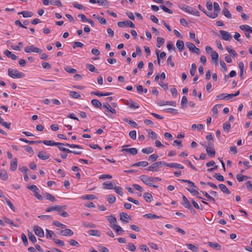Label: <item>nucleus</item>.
<instances>
[{
	"label": "nucleus",
	"mask_w": 252,
	"mask_h": 252,
	"mask_svg": "<svg viewBox=\"0 0 252 252\" xmlns=\"http://www.w3.org/2000/svg\"><path fill=\"white\" fill-rule=\"evenodd\" d=\"M88 233L91 236H96L99 237L101 235V233L97 230L91 229L88 231Z\"/></svg>",
	"instance_id": "nucleus-24"
},
{
	"label": "nucleus",
	"mask_w": 252,
	"mask_h": 252,
	"mask_svg": "<svg viewBox=\"0 0 252 252\" xmlns=\"http://www.w3.org/2000/svg\"><path fill=\"white\" fill-rule=\"evenodd\" d=\"M19 14H22L24 18L31 17L33 15V13L32 12L28 11H21L19 13Z\"/></svg>",
	"instance_id": "nucleus-33"
},
{
	"label": "nucleus",
	"mask_w": 252,
	"mask_h": 252,
	"mask_svg": "<svg viewBox=\"0 0 252 252\" xmlns=\"http://www.w3.org/2000/svg\"><path fill=\"white\" fill-rule=\"evenodd\" d=\"M4 221L6 223L11 225V226L18 227L19 225L14 223L10 219L7 218H4Z\"/></svg>",
	"instance_id": "nucleus-48"
},
{
	"label": "nucleus",
	"mask_w": 252,
	"mask_h": 252,
	"mask_svg": "<svg viewBox=\"0 0 252 252\" xmlns=\"http://www.w3.org/2000/svg\"><path fill=\"white\" fill-rule=\"evenodd\" d=\"M179 7L181 9L184 10L188 13L196 16H199L200 15L199 12L196 9L189 6L182 4L179 5Z\"/></svg>",
	"instance_id": "nucleus-1"
},
{
	"label": "nucleus",
	"mask_w": 252,
	"mask_h": 252,
	"mask_svg": "<svg viewBox=\"0 0 252 252\" xmlns=\"http://www.w3.org/2000/svg\"><path fill=\"white\" fill-rule=\"evenodd\" d=\"M112 227L115 230L118 235L121 234V232H124L122 228L118 225H114V226H112Z\"/></svg>",
	"instance_id": "nucleus-42"
},
{
	"label": "nucleus",
	"mask_w": 252,
	"mask_h": 252,
	"mask_svg": "<svg viewBox=\"0 0 252 252\" xmlns=\"http://www.w3.org/2000/svg\"><path fill=\"white\" fill-rule=\"evenodd\" d=\"M53 241L58 245L60 246H64V243L63 241L60 240L59 239H57L53 238Z\"/></svg>",
	"instance_id": "nucleus-61"
},
{
	"label": "nucleus",
	"mask_w": 252,
	"mask_h": 252,
	"mask_svg": "<svg viewBox=\"0 0 252 252\" xmlns=\"http://www.w3.org/2000/svg\"><path fill=\"white\" fill-rule=\"evenodd\" d=\"M24 147L25 148V150L29 154L32 155L34 154V151L31 146L27 145L25 146Z\"/></svg>",
	"instance_id": "nucleus-58"
},
{
	"label": "nucleus",
	"mask_w": 252,
	"mask_h": 252,
	"mask_svg": "<svg viewBox=\"0 0 252 252\" xmlns=\"http://www.w3.org/2000/svg\"><path fill=\"white\" fill-rule=\"evenodd\" d=\"M19 140L21 141L24 142L26 143H28L29 144H35V143H41L42 142V141H29L26 138H20Z\"/></svg>",
	"instance_id": "nucleus-31"
},
{
	"label": "nucleus",
	"mask_w": 252,
	"mask_h": 252,
	"mask_svg": "<svg viewBox=\"0 0 252 252\" xmlns=\"http://www.w3.org/2000/svg\"><path fill=\"white\" fill-rule=\"evenodd\" d=\"M208 17L212 18L215 19L216 17L218 16V14L217 13L214 12V13H211L210 12H207L206 10L204 12Z\"/></svg>",
	"instance_id": "nucleus-38"
},
{
	"label": "nucleus",
	"mask_w": 252,
	"mask_h": 252,
	"mask_svg": "<svg viewBox=\"0 0 252 252\" xmlns=\"http://www.w3.org/2000/svg\"><path fill=\"white\" fill-rule=\"evenodd\" d=\"M206 139L209 142L208 143L209 146H212L213 145L214 138L211 134H208L206 136Z\"/></svg>",
	"instance_id": "nucleus-37"
},
{
	"label": "nucleus",
	"mask_w": 252,
	"mask_h": 252,
	"mask_svg": "<svg viewBox=\"0 0 252 252\" xmlns=\"http://www.w3.org/2000/svg\"><path fill=\"white\" fill-rule=\"evenodd\" d=\"M144 198L146 201L151 202V199L152 198V196L150 193L146 192L144 194Z\"/></svg>",
	"instance_id": "nucleus-51"
},
{
	"label": "nucleus",
	"mask_w": 252,
	"mask_h": 252,
	"mask_svg": "<svg viewBox=\"0 0 252 252\" xmlns=\"http://www.w3.org/2000/svg\"><path fill=\"white\" fill-rule=\"evenodd\" d=\"M129 145H124L122 146V149L121 150L122 153H127L131 155H135L137 154L138 151L135 148H125V147H127Z\"/></svg>",
	"instance_id": "nucleus-5"
},
{
	"label": "nucleus",
	"mask_w": 252,
	"mask_h": 252,
	"mask_svg": "<svg viewBox=\"0 0 252 252\" xmlns=\"http://www.w3.org/2000/svg\"><path fill=\"white\" fill-rule=\"evenodd\" d=\"M69 95L74 98H79L81 96L78 93L74 91H70Z\"/></svg>",
	"instance_id": "nucleus-47"
},
{
	"label": "nucleus",
	"mask_w": 252,
	"mask_h": 252,
	"mask_svg": "<svg viewBox=\"0 0 252 252\" xmlns=\"http://www.w3.org/2000/svg\"><path fill=\"white\" fill-rule=\"evenodd\" d=\"M182 204L185 208H188L190 210H191V209H192V207L191 206V204L190 203L188 198L185 195H183V200L182 202Z\"/></svg>",
	"instance_id": "nucleus-15"
},
{
	"label": "nucleus",
	"mask_w": 252,
	"mask_h": 252,
	"mask_svg": "<svg viewBox=\"0 0 252 252\" xmlns=\"http://www.w3.org/2000/svg\"><path fill=\"white\" fill-rule=\"evenodd\" d=\"M81 198L84 200H93L95 198V196L92 194H87L85 195H83L81 197Z\"/></svg>",
	"instance_id": "nucleus-50"
},
{
	"label": "nucleus",
	"mask_w": 252,
	"mask_h": 252,
	"mask_svg": "<svg viewBox=\"0 0 252 252\" xmlns=\"http://www.w3.org/2000/svg\"><path fill=\"white\" fill-rule=\"evenodd\" d=\"M196 64L194 63H192L191 65V68L189 71L190 74L192 76L194 75L195 72L196 71Z\"/></svg>",
	"instance_id": "nucleus-52"
},
{
	"label": "nucleus",
	"mask_w": 252,
	"mask_h": 252,
	"mask_svg": "<svg viewBox=\"0 0 252 252\" xmlns=\"http://www.w3.org/2000/svg\"><path fill=\"white\" fill-rule=\"evenodd\" d=\"M28 189L34 192V196L36 197L37 199L39 200H42L43 199L42 196L38 193L39 191L38 188L35 185H32L28 187Z\"/></svg>",
	"instance_id": "nucleus-7"
},
{
	"label": "nucleus",
	"mask_w": 252,
	"mask_h": 252,
	"mask_svg": "<svg viewBox=\"0 0 252 252\" xmlns=\"http://www.w3.org/2000/svg\"><path fill=\"white\" fill-rule=\"evenodd\" d=\"M222 13L223 14L227 17V18L230 19L231 18L232 15L230 13L228 9L226 8H224L222 10Z\"/></svg>",
	"instance_id": "nucleus-40"
},
{
	"label": "nucleus",
	"mask_w": 252,
	"mask_h": 252,
	"mask_svg": "<svg viewBox=\"0 0 252 252\" xmlns=\"http://www.w3.org/2000/svg\"><path fill=\"white\" fill-rule=\"evenodd\" d=\"M103 189H114L113 185L110 182H104L103 183Z\"/></svg>",
	"instance_id": "nucleus-34"
},
{
	"label": "nucleus",
	"mask_w": 252,
	"mask_h": 252,
	"mask_svg": "<svg viewBox=\"0 0 252 252\" xmlns=\"http://www.w3.org/2000/svg\"><path fill=\"white\" fill-rule=\"evenodd\" d=\"M129 107L132 109H136L139 107V105L136 102L131 101Z\"/></svg>",
	"instance_id": "nucleus-63"
},
{
	"label": "nucleus",
	"mask_w": 252,
	"mask_h": 252,
	"mask_svg": "<svg viewBox=\"0 0 252 252\" xmlns=\"http://www.w3.org/2000/svg\"><path fill=\"white\" fill-rule=\"evenodd\" d=\"M25 52L28 53L31 52H34L36 53H41L42 52L41 49L34 47L33 45L26 47L24 49Z\"/></svg>",
	"instance_id": "nucleus-8"
},
{
	"label": "nucleus",
	"mask_w": 252,
	"mask_h": 252,
	"mask_svg": "<svg viewBox=\"0 0 252 252\" xmlns=\"http://www.w3.org/2000/svg\"><path fill=\"white\" fill-rule=\"evenodd\" d=\"M213 177L220 181H223L224 180L223 176L220 175V173H215L213 175Z\"/></svg>",
	"instance_id": "nucleus-56"
},
{
	"label": "nucleus",
	"mask_w": 252,
	"mask_h": 252,
	"mask_svg": "<svg viewBox=\"0 0 252 252\" xmlns=\"http://www.w3.org/2000/svg\"><path fill=\"white\" fill-rule=\"evenodd\" d=\"M33 230L35 234L39 237H43L44 236V233L43 229L35 225L33 226Z\"/></svg>",
	"instance_id": "nucleus-14"
},
{
	"label": "nucleus",
	"mask_w": 252,
	"mask_h": 252,
	"mask_svg": "<svg viewBox=\"0 0 252 252\" xmlns=\"http://www.w3.org/2000/svg\"><path fill=\"white\" fill-rule=\"evenodd\" d=\"M57 144L59 145H56V146L58 147V148L62 151V149H65V148L63 147V146H66L69 148H77V149H82V147L79 145L76 144H70L68 143L64 144L63 143H57Z\"/></svg>",
	"instance_id": "nucleus-6"
},
{
	"label": "nucleus",
	"mask_w": 252,
	"mask_h": 252,
	"mask_svg": "<svg viewBox=\"0 0 252 252\" xmlns=\"http://www.w3.org/2000/svg\"><path fill=\"white\" fill-rule=\"evenodd\" d=\"M129 137L133 140L136 138V131L135 130H132L129 132Z\"/></svg>",
	"instance_id": "nucleus-64"
},
{
	"label": "nucleus",
	"mask_w": 252,
	"mask_h": 252,
	"mask_svg": "<svg viewBox=\"0 0 252 252\" xmlns=\"http://www.w3.org/2000/svg\"><path fill=\"white\" fill-rule=\"evenodd\" d=\"M120 220L124 223H127L128 222L127 219L129 216L125 212H122L120 214Z\"/></svg>",
	"instance_id": "nucleus-21"
},
{
	"label": "nucleus",
	"mask_w": 252,
	"mask_h": 252,
	"mask_svg": "<svg viewBox=\"0 0 252 252\" xmlns=\"http://www.w3.org/2000/svg\"><path fill=\"white\" fill-rule=\"evenodd\" d=\"M108 220L110 223L112 224V226H114V225H117V219L116 218L114 217L113 216L111 215L109 217V218H108Z\"/></svg>",
	"instance_id": "nucleus-43"
},
{
	"label": "nucleus",
	"mask_w": 252,
	"mask_h": 252,
	"mask_svg": "<svg viewBox=\"0 0 252 252\" xmlns=\"http://www.w3.org/2000/svg\"><path fill=\"white\" fill-rule=\"evenodd\" d=\"M165 162L164 161H158L148 166L145 170L152 172H158L159 171V168L162 166H165Z\"/></svg>",
	"instance_id": "nucleus-2"
},
{
	"label": "nucleus",
	"mask_w": 252,
	"mask_h": 252,
	"mask_svg": "<svg viewBox=\"0 0 252 252\" xmlns=\"http://www.w3.org/2000/svg\"><path fill=\"white\" fill-rule=\"evenodd\" d=\"M176 46L180 52L183 50L185 47L183 41L181 40H178L176 42Z\"/></svg>",
	"instance_id": "nucleus-27"
},
{
	"label": "nucleus",
	"mask_w": 252,
	"mask_h": 252,
	"mask_svg": "<svg viewBox=\"0 0 252 252\" xmlns=\"http://www.w3.org/2000/svg\"><path fill=\"white\" fill-rule=\"evenodd\" d=\"M219 187L220 190L224 193H225L227 194H229L230 193V191L228 189L225 185L223 184H220Z\"/></svg>",
	"instance_id": "nucleus-32"
},
{
	"label": "nucleus",
	"mask_w": 252,
	"mask_h": 252,
	"mask_svg": "<svg viewBox=\"0 0 252 252\" xmlns=\"http://www.w3.org/2000/svg\"><path fill=\"white\" fill-rule=\"evenodd\" d=\"M158 158V156L157 154H153L151 155L148 158L149 161L151 162L155 161Z\"/></svg>",
	"instance_id": "nucleus-53"
},
{
	"label": "nucleus",
	"mask_w": 252,
	"mask_h": 252,
	"mask_svg": "<svg viewBox=\"0 0 252 252\" xmlns=\"http://www.w3.org/2000/svg\"><path fill=\"white\" fill-rule=\"evenodd\" d=\"M91 103L94 107L97 108H101L102 106L101 103L99 100L96 99H92L91 101Z\"/></svg>",
	"instance_id": "nucleus-25"
},
{
	"label": "nucleus",
	"mask_w": 252,
	"mask_h": 252,
	"mask_svg": "<svg viewBox=\"0 0 252 252\" xmlns=\"http://www.w3.org/2000/svg\"><path fill=\"white\" fill-rule=\"evenodd\" d=\"M239 67L240 70V76L241 78H242V76H243V73H244V64L242 62H240L239 63Z\"/></svg>",
	"instance_id": "nucleus-49"
},
{
	"label": "nucleus",
	"mask_w": 252,
	"mask_h": 252,
	"mask_svg": "<svg viewBox=\"0 0 252 252\" xmlns=\"http://www.w3.org/2000/svg\"><path fill=\"white\" fill-rule=\"evenodd\" d=\"M8 74L10 77L14 79L22 78L25 76V75L23 73L19 72L16 69L12 68L8 69Z\"/></svg>",
	"instance_id": "nucleus-3"
},
{
	"label": "nucleus",
	"mask_w": 252,
	"mask_h": 252,
	"mask_svg": "<svg viewBox=\"0 0 252 252\" xmlns=\"http://www.w3.org/2000/svg\"><path fill=\"white\" fill-rule=\"evenodd\" d=\"M4 54L8 58H10L13 60H16L17 59V57L12 54V53L8 50H6L4 52Z\"/></svg>",
	"instance_id": "nucleus-22"
},
{
	"label": "nucleus",
	"mask_w": 252,
	"mask_h": 252,
	"mask_svg": "<svg viewBox=\"0 0 252 252\" xmlns=\"http://www.w3.org/2000/svg\"><path fill=\"white\" fill-rule=\"evenodd\" d=\"M65 209V206L57 205L55 206L48 207L46 209V212H50L53 211H56L59 213L61 212L63 210Z\"/></svg>",
	"instance_id": "nucleus-11"
},
{
	"label": "nucleus",
	"mask_w": 252,
	"mask_h": 252,
	"mask_svg": "<svg viewBox=\"0 0 252 252\" xmlns=\"http://www.w3.org/2000/svg\"><path fill=\"white\" fill-rule=\"evenodd\" d=\"M164 42V39L163 37H158L157 38V46L158 47L160 48Z\"/></svg>",
	"instance_id": "nucleus-44"
},
{
	"label": "nucleus",
	"mask_w": 252,
	"mask_h": 252,
	"mask_svg": "<svg viewBox=\"0 0 252 252\" xmlns=\"http://www.w3.org/2000/svg\"><path fill=\"white\" fill-rule=\"evenodd\" d=\"M17 158H14L10 163V169L11 171H14L16 170L17 168Z\"/></svg>",
	"instance_id": "nucleus-28"
},
{
	"label": "nucleus",
	"mask_w": 252,
	"mask_h": 252,
	"mask_svg": "<svg viewBox=\"0 0 252 252\" xmlns=\"http://www.w3.org/2000/svg\"><path fill=\"white\" fill-rule=\"evenodd\" d=\"M220 33L221 35V38L226 41H230L232 39V36L228 32L220 30Z\"/></svg>",
	"instance_id": "nucleus-12"
},
{
	"label": "nucleus",
	"mask_w": 252,
	"mask_h": 252,
	"mask_svg": "<svg viewBox=\"0 0 252 252\" xmlns=\"http://www.w3.org/2000/svg\"><path fill=\"white\" fill-rule=\"evenodd\" d=\"M163 111L165 113H168L173 114L174 115L178 114V111L174 108H166L163 110Z\"/></svg>",
	"instance_id": "nucleus-36"
},
{
	"label": "nucleus",
	"mask_w": 252,
	"mask_h": 252,
	"mask_svg": "<svg viewBox=\"0 0 252 252\" xmlns=\"http://www.w3.org/2000/svg\"><path fill=\"white\" fill-rule=\"evenodd\" d=\"M207 244L210 247L215 249L217 250H220L221 249V246L217 243L208 242Z\"/></svg>",
	"instance_id": "nucleus-23"
},
{
	"label": "nucleus",
	"mask_w": 252,
	"mask_h": 252,
	"mask_svg": "<svg viewBox=\"0 0 252 252\" xmlns=\"http://www.w3.org/2000/svg\"><path fill=\"white\" fill-rule=\"evenodd\" d=\"M91 94L92 95H95L99 96H108L112 94L111 93H102L98 91H93L91 93Z\"/></svg>",
	"instance_id": "nucleus-20"
},
{
	"label": "nucleus",
	"mask_w": 252,
	"mask_h": 252,
	"mask_svg": "<svg viewBox=\"0 0 252 252\" xmlns=\"http://www.w3.org/2000/svg\"><path fill=\"white\" fill-rule=\"evenodd\" d=\"M160 7L161 9H162L164 12H166V13H169V14H172L173 13V11L172 10L168 8L167 7H166L165 6H164V5H161L160 6Z\"/></svg>",
	"instance_id": "nucleus-59"
},
{
	"label": "nucleus",
	"mask_w": 252,
	"mask_h": 252,
	"mask_svg": "<svg viewBox=\"0 0 252 252\" xmlns=\"http://www.w3.org/2000/svg\"><path fill=\"white\" fill-rule=\"evenodd\" d=\"M59 234L66 236H71L73 235V232L71 229L66 228L61 231Z\"/></svg>",
	"instance_id": "nucleus-19"
},
{
	"label": "nucleus",
	"mask_w": 252,
	"mask_h": 252,
	"mask_svg": "<svg viewBox=\"0 0 252 252\" xmlns=\"http://www.w3.org/2000/svg\"><path fill=\"white\" fill-rule=\"evenodd\" d=\"M143 217L152 220L161 218V216H158L151 213L145 214L143 216Z\"/></svg>",
	"instance_id": "nucleus-35"
},
{
	"label": "nucleus",
	"mask_w": 252,
	"mask_h": 252,
	"mask_svg": "<svg viewBox=\"0 0 252 252\" xmlns=\"http://www.w3.org/2000/svg\"><path fill=\"white\" fill-rule=\"evenodd\" d=\"M28 236L29 238L33 243H35L36 241V237L30 231H28Z\"/></svg>",
	"instance_id": "nucleus-54"
},
{
	"label": "nucleus",
	"mask_w": 252,
	"mask_h": 252,
	"mask_svg": "<svg viewBox=\"0 0 252 252\" xmlns=\"http://www.w3.org/2000/svg\"><path fill=\"white\" fill-rule=\"evenodd\" d=\"M0 178L3 181H6L8 179V174L5 170H1L0 171Z\"/></svg>",
	"instance_id": "nucleus-26"
},
{
	"label": "nucleus",
	"mask_w": 252,
	"mask_h": 252,
	"mask_svg": "<svg viewBox=\"0 0 252 252\" xmlns=\"http://www.w3.org/2000/svg\"><path fill=\"white\" fill-rule=\"evenodd\" d=\"M117 24L120 28H125L126 26H128L130 28L135 27L134 24L129 20H126L123 22H118Z\"/></svg>",
	"instance_id": "nucleus-10"
},
{
	"label": "nucleus",
	"mask_w": 252,
	"mask_h": 252,
	"mask_svg": "<svg viewBox=\"0 0 252 252\" xmlns=\"http://www.w3.org/2000/svg\"><path fill=\"white\" fill-rule=\"evenodd\" d=\"M107 200L109 203H112L115 202L116 197L112 194H109L107 196Z\"/></svg>",
	"instance_id": "nucleus-45"
},
{
	"label": "nucleus",
	"mask_w": 252,
	"mask_h": 252,
	"mask_svg": "<svg viewBox=\"0 0 252 252\" xmlns=\"http://www.w3.org/2000/svg\"><path fill=\"white\" fill-rule=\"evenodd\" d=\"M187 247L193 252H195L197 251V248L191 244H187Z\"/></svg>",
	"instance_id": "nucleus-62"
},
{
	"label": "nucleus",
	"mask_w": 252,
	"mask_h": 252,
	"mask_svg": "<svg viewBox=\"0 0 252 252\" xmlns=\"http://www.w3.org/2000/svg\"><path fill=\"white\" fill-rule=\"evenodd\" d=\"M103 107L106 108L108 110V111L104 112L105 114L108 116H109V112H110L113 114L116 113V110L115 109L112 108L107 102L103 103Z\"/></svg>",
	"instance_id": "nucleus-13"
},
{
	"label": "nucleus",
	"mask_w": 252,
	"mask_h": 252,
	"mask_svg": "<svg viewBox=\"0 0 252 252\" xmlns=\"http://www.w3.org/2000/svg\"><path fill=\"white\" fill-rule=\"evenodd\" d=\"M148 162L145 161H139L136 163H134L131 165V166H142L146 167L148 166Z\"/></svg>",
	"instance_id": "nucleus-29"
},
{
	"label": "nucleus",
	"mask_w": 252,
	"mask_h": 252,
	"mask_svg": "<svg viewBox=\"0 0 252 252\" xmlns=\"http://www.w3.org/2000/svg\"><path fill=\"white\" fill-rule=\"evenodd\" d=\"M206 148V151L207 154L210 156L211 157H214L216 154V151L214 148H212V146H205Z\"/></svg>",
	"instance_id": "nucleus-16"
},
{
	"label": "nucleus",
	"mask_w": 252,
	"mask_h": 252,
	"mask_svg": "<svg viewBox=\"0 0 252 252\" xmlns=\"http://www.w3.org/2000/svg\"><path fill=\"white\" fill-rule=\"evenodd\" d=\"M41 143L47 146H56V145H57V142L52 140H44Z\"/></svg>",
	"instance_id": "nucleus-46"
},
{
	"label": "nucleus",
	"mask_w": 252,
	"mask_h": 252,
	"mask_svg": "<svg viewBox=\"0 0 252 252\" xmlns=\"http://www.w3.org/2000/svg\"><path fill=\"white\" fill-rule=\"evenodd\" d=\"M116 192L118 193L119 195L122 196L123 194V189L120 187H115L114 188Z\"/></svg>",
	"instance_id": "nucleus-57"
},
{
	"label": "nucleus",
	"mask_w": 252,
	"mask_h": 252,
	"mask_svg": "<svg viewBox=\"0 0 252 252\" xmlns=\"http://www.w3.org/2000/svg\"><path fill=\"white\" fill-rule=\"evenodd\" d=\"M236 178L238 182H241L244 180L248 179L249 177L246 175H244L241 174H238L236 175Z\"/></svg>",
	"instance_id": "nucleus-30"
},
{
	"label": "nucleus",
	"mask_w": 252,
	"mask_h": 252,
	"mask_svg": "<svg viewBox=\"0 0 252 252\" xmlns=\"http://www.w3.org/2000/svg\"><path fill=\"white\" fill-rule=\"evenodd\" d=\"M165 166H167L171 168H180V169H184V167L181 164L177 163H168L165 162Z\"/></svg>",
	"instance_id": "nucleus-17"
},
{
	"label": "nucleus",
	"mask_w": 252,
	"mask_h": 252,
	"mask_svg": "<svg viewBox=\"0 0 252 252\" xmlns=\"http://www.w3.org/2000/svg\"><path fill=\"white\" fill-rule=\"evenodd\" d=\"M38 157L41 159L45 160L49 158L50 155L47 154L46 152L42 151L38 153Z\"/></svg>",
	"instance_id": "nucleus-18"
},
{
	"label": "nucleus",
	"mask_w": 252,
	"mask_h": 252,
	"mask_svg": "<svg viewBox=\"0 0 252 252\" xmlns=\"http://www.w3.org/2000/svg\"><path fill=\"white\" fill-rule=\"evenodd\" d=\"M140 178L141 180L146 185L149 186L150 187H152L155 188H158L157 186L154 185L153 184V179L152 178H150L145 175H141L140 176Z\"/></svg>",
	"instance_id": "nucleus-4"
},
{
	"label": "nucleus",
	"mask_w": 252,
	"mask_h": 252,
	"mask_svg": "<svg viewBox=\"0 0 252 252\" xmlns=\"http://www.w3.org/2000/svg\"><path fill=\"white\" fill-rule=\"evenodd\" d=\"M211 57L212 58V60H215L216 62H217V60L219 57V55L217 52L216 51H212L211 53Z\"/></svg>",
	"instance_id": "nucleus-55"
},
{
	"label": "nucleus",
	"mask_w": 252,
	"mask_h": 252,
	"mask_svg": "<svg viewBox=\"0 0 252 252\" xmlns=\"http://www.w3.org/2000/svg\"><path fill=\"white\" fill-rule=\"evenodd\" d=\"M142 152L144 154H150L154 152V149L152 147H149L146 148H143L142 150Z\"/></svg>",
	"instance_id": "nucleus-41"
},
{
	"label": "nucleus",
	"mask_w": 252,
	"mask_h": 252,
	"mask_svg": "<svg viewBox=\"0 0 252 252\" xmlns=\"http://www.w3.org/2000/svg\"><path fill=\"white\" fill-rule=\"evenodd\" d=\"M217 99H227V94H220L217 96Z\"/></svg>",
	"instance_id": "nucleus-60"
},
{
	"label": "nucleus",
	"mask_w": 252,
	"mask_h": 252,
	"mask_svg": "<svg viewBox=\"0 0 252 252\" xmlns=\"http://www.w3.org/2000/svg\"><path fill=\"white\" fill-rule=\"evenodd\" d=\"M44 195H45V197H46V198L47 200H50V201L54 202V201H56L55 197L49 193L46 192L44 194Z\"/></svg>",
	"instance_id": "nucleus-39"
},
{
	"label": "nucleus",
	"mask_w": 252,
	"mask_h": 252,
	"mask_svg": "<svg viewBox=\"0 0 252 252\" xmlns=\"http://www.w3.org/2000/svg\"><path fill=\"white\" fill-rule=\"evenodd\" d=\"M186 44L187 47L191 52L197 55L200 54V49L197 48L193 43L190 42H186Z\"/></svg>",
	"instance_id": "nucleus-9"
}]
</instances>
